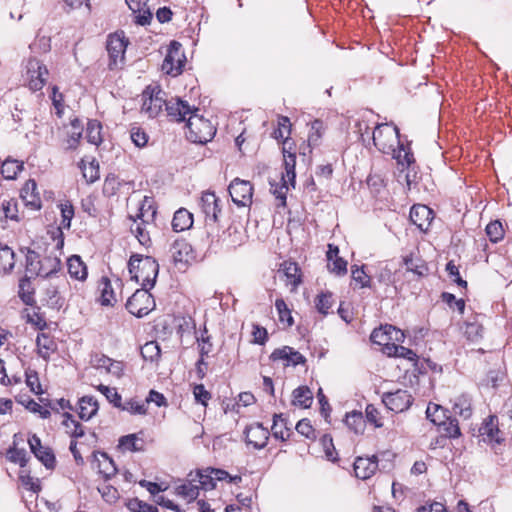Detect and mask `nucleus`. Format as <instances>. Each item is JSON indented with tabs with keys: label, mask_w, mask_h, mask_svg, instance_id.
<instances>
[{
	"label": "nucleus",
	"mask_w": 512,
	"mask_h": 512,
	"mask_svg": "<svg viewBox=\"0 0 512 512\" xmlns=\"http://www.w3.org/2000/svg\"><path fill=\"white\" fill-rule=\"evenodd\" d=\"M438 428L441 435L446 438H458L461 435L458 420L451 416L445 419Z\"/></svg>",
	"instance_id": "nucleus-40"
},
{
	"label": "nucleus",
	"mask_w": 512,
	"mask_h": 512,
	"mask_svg": "<svg viewBox=\"0 0 512 512\" xmlns=\"http://www.w3.org/2000/svg\"><path fill=\"white\" fill-rule=\"evenodd\" d=\"M71 130L67 133L65 140V149L74 150L77 148L80 139L82 138L83 126L78 118H74L70 122Z\"/></svg>",
	"instance_id": "nucleus-27"
},
{
	"label": "nucleus",
	"mask_w": 512,
	"mask_h": 512,
	"mask_svg": "<svg viewBox=\"0 0 512 512\" xmlns=\"http://www.w3.org/2000/svg\"><path fill=\"white\" fill-rule=\"evenodd\" d=\"M23 163L14 159H6L1 166V174L6 180H14L23 170Z\"/></svg>",
	"instance_id": "nucleus-39"
},
{
	"label": "nucleus",
	"mask_w": 512,
	"mask_h": 512,
	"mask_svg": "<svg viewBox=\"0 0 512 512\" xmlns=\"http://www.w3.org/2000/svg\"><path fill=\"white\" fill-rule=\"evenodd\" d=\"M290 128H291V123H290L289 118L286 116L279 117L278 128L273 132L274 138L277 140L282 139L283 142L286 139H288L290 141V138H289Z\"/></svg>",
	"instance_id": "nucleus-51"
},
{
	"label": "nucleus",
	"mask_w": 512,
	"mask_h": 512,
	"mask_svg": "<svg viewBox=\"0 0 512 512\" xmlns=\"http://www.w3.org/2000/svg\"><path fill=\"white\" fill-rule=\"evenodd\" d=\"M398 150L394 152V158L397 160L399 165L409 167L414 162V156L410 148H406L400 140H397Z\"/></svg>",
	"instance_id": "nucleus-46"
},
{
	"label": "nucleus",
	"mask_w": 512,
	"mask_h": 512,
	"mask_svg": "<svg viewBox=\"0 0 512 512\" xmlns=\"http://www.w3.org/2000/svg\"><path fill=\"white\" fill-rule=\"evenodd\" d=\"M130 138H131L132 142L135 144V146H137L139 148L144 147L147 144L148 139H149L146 132L138 126L131 127Z\"/></svg>",
	"instance_id": "nucleus-64"
},
{
	"label": "nucleus",
	"mask_w": 512,
	"mask_h": 512,
	"mask_svg": "<svg viewBox=\"0 0 512 512\" xmlns=\"http://www.w3.org/2000/svg\"><path fill=\"white\" fill-rule=\"evenodd\" d=\"M36 346L38 355L46 361H48L51 354L57 350V343L54 338L47 333L37 335Z\"/></svg>",
	"instance_id": "nucleus-22"
},
{
	"label": "nucleus",
	"mask_w": 512,
	"mask_h": 512,
	"mask_svg": "<svg viewBox=\"0 0 512 512\" xmlns=\"http://www.w3.org/2000/svg\"><path fill=\"white\" fill-rule=\"evenodd\" d=\"M41 261L39 254L30 249L26 248L25 255V268L26 272L30 273L32 276H39L41 271Z\"/></svg>",
	"instance_id": "nucleus-38"
},
{
	"label": "nucleus",
	"mask_w": 512,
	"mask_h": 512,
	"mask_svg": "<svg viewBox=\"0 0 512 512\" xmlns=\"http://www.w3.org/2000/svg\"><path fill=\"white\" fill-rule=\"evenodd\" d=\"M35 457L48 469L55 466V455L49 447L34 451Z\"/></svg>",
	"instance_id": "nucleus-54"
},
{
	"label": "nucleus",
	"mask_w": 512,
	"mask_h": 512,
	"mask_svg": "<svg viewBox=\"0 0 512 512\" xmlns=\"http://www.w3.org/2000/svg\"><path fill=\"white\" fill-rule=\"evenodd\" d=\"M30 278L31 277L26 275L23 278H21L19 281L18 294H19V297L21 298V300L27 305H31L32 302L34 301V297H33L34 290L32 288Z\"/></svg>",
	"instance_id": "nucleus-43"
},
{
	"label": "nucleus",
	"mask_w": 512,
	"mask_h": 512,
	"mask_svg": "<svg viewBox=\"0 0 512 512\" xmlns=\"http://www.w3.org/2000/svg\"><path fill=\"white\" fill-rule=\"evenodd\" d=\"M404 263L407 271L413 272L418 276H424L428 272V267L421 259H413L412 257H405Z\"/></svg>",
	"instance_id": "nucleus-50"
},
{
	"label": "nucleus",
	"mask_w": 512,
	"mask_h": 512,
	"mask_svg": "<svg viewBox=\"0 0 512 512\" xmlns=\"http://www.w3.org/2000/svg\"><path fill=\"white\" fill-rule=\"evenodd\" d=\"M403 333L396 329L392 325H385L379 328H376L372 331L370 335V339L374 344L385 346L386 353L388 354V347H391L390 342L392 341H400L403 338Z\"/></svg>",
	"instance_id": "nucleus-12"
},
{
	"label": "nucleus",
	"mask_w": 512,
	"mask_h": 512,
	"mask_svg": "<svg viewBox=\"0 0 512 512\" xmlns=\"http://www.w3.org/2000/svg\"><path fill=\"white\" fill-rule=\"evenodd\" d=\"M372 140L375 147L382 153L395 151L394 142L399 140V129L389 124H377L372 132Z\"/></svg>",
	"instance_id": "nucleus-4"
},
{
	"label": "nucleus",
	"mask_w": 512,
	"mask_h": 512,
	"mask_svg": "<svg viewBox=\"0 0 512 512\" xmlns=\"http://www.w3.org/2000/svg\"><path fill=\"white\" fill-rule=\"evenodd\" d=\"M141 355L146 361L157 362L161 356V349L159 344L156 341L145 343L141 347Z\"/></svg>",
	"instance_id": "nucleus-44"
},
{
	"label": "nucleus",
	"mask_w": 512,
	"mask_h": 512,
	"mask_svg": "<svg viewBox=\"0 0 512 512\" xmlns=\"http://www.w3.org/2000/svg\"><path fill=\"white\" fill-rule=\"evenodd\" d=\"M81 163L83 164L81 166L83 177L88 183H94L99 179V164L95 160L90 162L88 165H85L83 161H81Z\"/></svg>",
	"instance_id": "nucleus-57"
},
{
	"label": "nucleus",
	"mask_w": 512,
	"mask_h": 512,
	"mask_svg": "<svg viewBox=\"0 0 512 512\" xmlns=\"http://www.w3.org/2000/svg\"><path fill=\"white\" fill-rule=\"evenodd\" d=\"M193 225V215L185 208H180L174 213L172 228L176 232L188 230Z\"/></svg>",
	"instance_id": "nucleus-26"
},
{
	"label": "nucleus",
	"mask_w": 512,
	"mask_h": 512,
	"mask_svg": "<svg viewBox=\"0 0 512 512\" xmlns=\"http://www.w3.org/2000/svg\"><path fill=\"white\" fill-rule=\"evenodd\" d=\"M128 218L133 222L130 226V232L137 238L142 246L149 247L152 244L149 231L147 230V225L151 222L149 218L144 221L135 219L132 215H129Z\"/></svg>",
	"instance_id": "nucleus-20"
},
{
	"label": "nucleus",
	"mask_w": 512,
	"mask_h": 512,
	"mask_svg": "<svg viewBox=\"0 0 512 512\" xmlns=\"http://www.w3.org/2000/svg\"><path fill=\"white\" fill-rule=\"evenodd\" d=\"M486 234L492 243H498L504 238L505 231L499 220L491 221L486 226Z\"/></svg>",
	"instance_id": "nucleus-48"
},
{
	"label": "nucleus",
	"mask_w": 512,
	"mask_h": 512,
	"mask_svg": "<svg viewBox=\"0 0 512 512\" xmlns=\"http://www.w3.org/2000/svg\"><path fill=\"white\" fill-rule=\"evenodd\" d=\"M1 210L6 219L18 221V202L16 199L3 200Z\"/></svg>",
	"instance_id": "nucleus-53"
},
{
	"label": "nucleus",
	"mask_w": 512,
	"mask_h": 512,
	"mask_svg": "<svg viewBox=\"0 0 512 512\" xmlns=\"http://www.w3.org/2000/svg\"><path fill=\"white\" fill-rule=\"evenodd\" d=\"M232 201L237 206H249L252 203L253 187L249 181L235 178L228 187Z\"/></svg>",
	"instance_id": "nucleus-7"
},
{
	"label": "nucleus",
	"mask_w": 512,
	"mask_h": 512,
	"mask_svg": "<svg viewBox=\"0 0 512 512\" xmlns=\"http://www.w3.org/2000/svg\"><path fill=\"white\" fill-rule=\"evenodd\" d=\"M61 211V226L65 229H70L71 221L74 217V207L70 201H65L59 205Z\"/></svg>",
	"instance_id": "nucleus-56"
},
{
	"label": "nucleus",
	"mask_w": 512,
	"mask_h": 512,
	"mask_svg": "<svg viewBox=\"0 0 512 512\" xmlns=\"http://www.w3.org/2000/svg\"><path fill=\"white\" fill-rule=\"evenodd\" d=\"M292 404L300 408H309L313 402V393L307 386L294 389Z\"/></svg>",
	"instance_id": "nucleus-32"
},
{
	"label": "nucleus",
	"mask_w": 512,
	"mask_h": 512,
	"mask_svg": "<svg viewBox=\"0 0 512 512\" xmlns=\"http://www.w3.org/2000/svg\"><path fill=\"white\" fill-rule=\"evenodd\" d=\"M192 481H196L199 486V490H212L216 487V483L211 473V468H208L204 471L198 470L195 474H193Z\"/></svg>",
	"instance_id": "nucleus-34"
},
{
	"label": "nucleus",
	"mask_w": 512,
	"mask_h": 512,
	"mask_svg": "<svg viewBox=\"0 0 512 512\" xmlns=\"http://www.w3.org/2000/svg\"><path fill=\"white\" fill-rule=\"evenodd\" d=\"M164 95L165 93L161 89H152L151 92H149V88H147L143 92L142 111L150 118L156 117L165 105L166 99Z\"/></svg>",
	"instance_id": "nucleus-11"
},
{
	"label": "nucleus",
	"mask_w": 512,
	"mask_h": 512,
	"mask_svg": "<svg viewBox=\"0 0 512 512\" xmlns=\"http://www.w3.org/2000/svg\"><path fill=\"white\" fill-rule=\"evenodd\" d=\"M449 411L442 406L434 403H429L426 409V417L434 425L439 426L445 419L449 417Z\"/></svg>",
	"instance_id": "nucleus-33"
},
{
	"label": "nucleus",
	"mask_w": 512,
	"mask_h": 512,
	"mask_svg": "<svg viewBox=\"0 0 512 512\" xmlns=\"http://www.w3.org/2000/svg\"><path fill=\"white\" fill-rule=\"evenodd\" d=\"M102 125L97 120H89L86 128V139L93 145H100L103 141L101 135Z\"/></svg>",
	"instance_id": "nucleus-41"
},
{
	"label": "nucleus",
	"mask_w": 512,
	"mask_h": 512,
	"mask_svg": "<svg viewBox=\"0 0 512 512\" xmlns=\"http://www.w3.org/2000/svg\"><path fill=\"white\" fill-rule=\"evenodd\" d=\"M275 308L278 312L280 322H286L288 326H292L294 323L291 311L288 308L286 302L282 298H278L275 301Z\"/></svg>",
	"instance_id": "nucleus-52"
},
{
	"label": "nucleus",
	"mask_w": 512,
	"mask_h": 512,
	"mask_svg": "<svg viewBox=\"0 0 512 512\" xmlns=\"http://www.w3.org/2000/svg\"><path fill=\"white\" fill-rule=\"evenodd\" d=\"M281 181H282L281 184L270 182V185H271L270 190H271L272 194L276 197V199L280 200V206H285L286 205V194L288 191V183H290V182L288 181L287 178H285L284 175H282Z\"/></svg>",
	"instance_id": "nucleus-49"
},
{
	"label": "nucleus",
	"mask_w": 512,
	"mask_h": 512,
	"mask_svg": "<svg viewBox=\"0 0 512 512\" xmlns=\"http://www.w3.org/2000/svg\"><path fill=\"white\" fill-rule=\"evenodd\" d=\"M25 76L29 89L36 92L40 91L46 84L49 71L40 60L31 57L25 65Z\"/></svg>",
	"instance_id": "nucleus-5"
},
{
	"label": "nucleus",
	"mask_w": 512,
	"mask_h": 512,
	"mask_svg": "<svg viewBox=\"0 0 512 512\" xmlns=\"http://www.w3.org/2000/svg\"><path fill=\"white\" fill-rule=\"evenodd\" d=\"M220 199L214 192L206 191L202 193L199 205L205 215L206 223H216L218 214L221 212Z\"/></svg>",
	"instance_id": "nucleus-13"
},
{
	"label": "nucleus",
	"mask_w": 512,
	"mask_h": 512,
	"mask_svg": "<svg viewBox=\"0 0 512 512\" xmlns=\"http://www.w3.org/2000/svg\"><path fill=\"white\" fill-rule=\"evenodd\" d=\"M188 480L176 487L177 495L186 499L188 502L194 501L199 495V486L196 481H192L193 473L188 475Z\"/></svg>",
	"instance_id": "nucleus-28"
},
{
	"label": "nucleus",
	"mask_w": 512,
	"mask_h": 512,
	"mask_svg": "<svg viewBox=\"0 0 512 512\" xmlns=\"http://www.w3.org/2000/svg\"><path fill=\"white\" fill-rule=\"evenodd\" d=\"M20 196L27 207L33 210H40L42 201L34 179H29L20 191Z\"/></svg>",
	"instance_id": "nucleus-18"
},
{
	"label": "nucleus",
	"mask_w": 512,
	"mask_h": 512,
	"mask_svg": "<svg viewBox=\"0 0 512 512\" xmlns=\"http://www.w3.org/2000/svg\"><path fill=\"white\" fill-rule=\"evenodd\" d=\"M352 279L360 284L361 288L370 287L371 279L368 276L363 267L359 268L357 265L351 267Z\"/></svg>",
	"instance_id": "nucleus-63"
},
{
	"label": "nucleus",
	"mask_w": 512,
	"mask_h": 512,
	"mask_svg": "<svg viewBox=\"0 0 512 512\" xmlns=\"http://www.w3.org/2000/svg\"><path fill=\"white\" fill-rule=\"evenodd\" d=\"M128 41L125 39L123 32L109 35L107 39V52L110 58L109 68L113 69L122 62Z\"/></svg>",
	"instance_id": "nucleus-10"
},
{
	"label": "nucleus",
	"mask_w": 512,
	"mask_h": 512,
	"mask_svg": "<svg viewBox=\"0 0 512 512\" xmlns=\"http://www.w3.org/2000/svg\"><path fill=\"white\" fill-rule=\"evenodd\" d=\"M345 423L350 430L358 434L362 433L365 420L361 412L352 411L346 415Z\"/></svg>",
	"instance_id": "nucleus-45"
},
{
	"label": "nucleus",
	"mask_w": 512,
	"mask_h": 512,
	"mask_svg": "<svg viewBox=\"0 0 512 512\" xmlns=\"http://www.w3.org/2000/svg\"><path fill=\"white\" fill-rule=\"evenodd\" d=\"M198 108H194L193 112L187 119L186 137L193 143L204 144L211 141L216 134L214 125L202 115L197 114Z\"/></svg>",
	"instance_id": "nucleus-2"
},
{
	"label": "nucleus",
	"mask_w": 512,
	"mask_h": 512,
	"mask_svg": "<svg viewBox=\"0 0 512 512\" xmlns=\"http://www.w3.org/2000/svg\"><path fill=\"white\" fill-rule=\"evenodd\" d=\"M92 465L98 469V472L103 475L105 480H109L117 473L113 459L105 452L93 453Z\"/></svg>",
	"instance_id": "nucleus-19"
},
{
	"label": "nucleus",
	"mask_w": 512,
	"mask_h": 512,
	"mask_svg": "<svg viewBox=\"0 0 512 512\" xmlns=\"http://www.w3.org/2000/svg\"><path fill=\"white\" fill-rule=\"evenodd\" d=\"M184 64L185 55L182 51V45L177 41H172L163 61L162 69L171 76H178L182 73Z\"/></svg>",
	"instance_id": "nucleus-6"
},
{
	"label": "nucleus",
	"mask_w": 512,
	"mask_h": 512,
	"mask_svg": "<svg viewBox=\"0 0 512 512\" xmlns=\"http://www.w3.org/2000/svg\"><path fill=\"white\" fill-rule=\"evenodd\" d=\"M316 308L319 313L326 316L329 313L330 308L333 305V295L330 292L321 293L317 296L315 302Z\"/></svg>",
	"instance_id": "nucleus-55"
},
{
	"label": "nucleus",
	"mask_w": 512,
	"mask_h": 512,
	"mask_svg": "<svg viewBox=\"0 0 512 512\" xmlns=\"http://www.w3.org/2000/svg\"><path fill=\"white\" fill-rule=\"evenodd\" d=\"M479 437L488 444H500L504 441V433L499 429V420L496 415L485 418L478 429Z\"/></svg>",
	"instance_id": "nucleus-8"
},
{
	"label": "nucleus",
	"mask_w": 512,
	"mask_h": 512,
	"mask_svg": "<svg viewBox=\"0 0 512 512\" xmlns=\"http://www.w3.org/2000/svg\"><path fill=\"white\" fill-rule=\"evenodd\" d=\"M433 218V211L426 205H413L410 210L411 222L423 232L429 229Z\"/></svg>",
	"instance_id": "nucleus-16"
},
{
	"label": "nucleus",
	"mask_w": 512,
	"mask_h": 512,
	"mask_svg": "<svg viewBox=\"0 0 512 512\" xmlns=\"http://www.w3.org/2000/svg\"><path fill=\"white\" fill-rule=\"evenodd\" d=\"M378 468V458L373 455L371 457H357L354 461V472L357 478L368 479L374 475Z\"/></svg>",
	"instance_id": "nucleus-17"
},
{
	"label": "nucleus",
	"mask_w": 512,
	"mask_h": 512,
	"mask_svg": "<svg viewBox=\"0 0 512 512\" xmlns=\"http://www.w3.org/2000/svg\"><path fill=\"white\" fill-rule=\"evenodd\" d=\"M291 142L286 139L283 143V157H284V167L286 171L285 178L288 179L292 187H295V165H296V154L291 151Z\"/></svg>",
	"instance_id": "nucleus-21"
},
{
	"label": "nucleus",
	"mask_w": 512,
	"mask_h": 512,
	"mask_svg": "<svg viewBox=\"0 0 512 512\" xmlns=\"http://www.w3.org/2000/svg\"><path fill=\"white\" fill-rule=\"evenodd\" d=\"M61 261L57 256H46L41 261V271L39 276L48 278L60 270Z\"/></svg>",
	"instance_id": "nucleus-37"
},
{
	"label": "nucleus",
	"mask_w": 512,
	"mask_h": 512,
	"mask_svg": "<svg viewBox=\"0 0 512 512\" xmlns=\"http://www.w3.org/2000/svg\"><path fill=\"white\" fill-rule=\"evenodd\" d=\"M292 431L287 427V420L283 417L282 414H275L273 417V425H272V435L276 439H280L281 441H286Z\"/></svg>",
	"instance_id": "nucleus-31"
},
{
	"label": "nucleus",
	"mask_w": 512,
	"mask_h": 512,
	"mask_svg": "<svg viewBox=\"0 0 512 512\" xmlns=\"http://www.w3.org/2000/svg\"><path fill=\"white\" fill-rule=\"evenodd\" d=\"M99 405L93 396H83L79 400V418L84 421L90 420L98 412Z\"/></svg>",
	"instance_id": "nucleus-25"
},
{
	"label": "nucleus",
	"mask_w": 512,
	"mask_h": 512,
	"mask_svg": "<svg viewBox=\"0 0 512 512\" xmlns=\"http://www.w3.org/2000/svg\"><path fill=\"white\" fill-rule=\"evenodd\" d=\"M156 215V208L153 205L152 198L145 196L143 200L140 202L138 207V212L135 216V219L146 220L149 218V221H153Z\"/></svg>",
	"instance_id": "nucleus-36"
},
{
	"label": "nucleus",
	"mask_w": 512,
	"mask_h": 512,
	"mask_svg": "<svg viewBox=\"0 0 512 512\" xmlns=\"http://www.w3.org/2000/svg\"><path fill=\"white\" fill-rule=\"evenodd\" d=\"M101 304L104 306H112L116 302L111 281L107 277H102L100 281Z\"/></svg>",
	"instance_id": "nucleus-42"
},
{
	"label": "nucleus",
	"mask_w": 512,
	"mask_h": 512,
	"mask_svg": "<svg viewBox=\"0 0 512 512\" xmlns=\"http://www.w3.org/2000/svg\"><path fill=\"white\" fill-rule=\"evenodd\" d=\"M131 279L142 287L153 288L159 273V264L151 256L132 254L128 262Z\"/></svg>",
	"instance_id": "nucleus-1"
},
{
	"label": "nucleus",
	"mask_w": 512,
	"mask_h": 512,
	"mask_svg": "<svg viewBox=\"0 0 512 512\" xmlns=\"http://www.w3.org/2000/svg\"><path fill=\"white\" fill-rule=\"evenodd\" d=\"M26 385L30 388L34 394H42L43 390L39 381L38 373L35 370L27 369L25 371Z\"/></svg>",
	"instance_id": "nucleus-61"
},
{
	"label": "nucleus",
	"mask_w": 512,
	"mask_h": 512,
	"mask_svg": "<svg viewBox=\"0 0 512 512\" xmlns=\"http://www.w3.org/2000/svg\"><path fill=\"white\" fill-rule=\"evenodd\" d=\"M244 434L247 444L252 445L255 449L259 450L267 445L269 431L261 423L246 427Z\"/></svg>",
	"instance_id": "nucleus-15"
},
{
	"label": "nucleus",
	"mask_w": 512,
	"mask_h": 512,
	"mask_svg": "<svg viewBox=\"0 0 512 512\" xmlns=\"http://www.w3.org/2000/svg\"><path fill=\"white\" fill-rule=\"evenodd\" d=\"M382 402L389 410L401 413L412 405L413 397L407 390L398 389L394 392L384 393Z\"/></svg>",
	"instance_id": "nucleus-9"
},
{
	"label": "nucleus",
	"mask_w": 512,
	"mask_h": 512,
	"mask_svg": "<svg viewBox=\"0 0 512 512\" xmlns=\"http://www.w3.org/2000/svg\"><path fill=\"white\" fill-rule=\"evenodd\" d=\"M174 263H187L192 253L191 245L184 239L175 240L170 248Z\"/></svg>",
	"instance_id": "nucleus-23"
},
{
	"label": "nucleus",
	"mask_w": 512,
	"mask_h": 512,
	"mask_svg": "<svg viewBox=\"0 0 512 512\" xmlns=\"http://www.w3.org/2000/svg\"><path fill=\"white\" fill-rule=\"evenodd\" d=\"M453 412L463 419H469L472 416V399L468 394L458 396L453 403Z\"/></svg>",
	"instance_id": "nucleus-29"
},
{
	"label": "nucleus",
	"mask_w": 512,
	"mask_h": 512,
	"mask_svg": "<svg viewBox=\"0 0 512 512\" xmlns=\"http://www.w3.org/2000/svg\"><path fill=\"white\" fill-rule=\"evenodd\" d=\"M196 341L199 348L200 356H208L213 350V344L211 342V336L208 335L206 326L200 332V335L196 336Z\"/></svg>",
	"instance_id": "nucleus-47"
},
{
	"label": "nucleus",
	"mask_w": 512,
	"mask_h": 512,
	"mask_svg": "<svg viewBox=\"0 0 512 512\" xmlns=\"http://www.w3.org/2000/svg\"><path fill=\"white\" fill-rule=\"evenodd\" d=\"M120 409L127 411L133 415H144L147 412L146 404L144 402H139L134 399L126 401L124 405L121 404Z\"/></svg>",
	"instance_id": "nucleus-62"
},
{
	"label": "nucleus",
	"mask_w": 512,
	"mask_h": 512,
	"mask_svg": "<svg viewBox=\"0 0 512 512\" xmlns=\"http://www.w3.org/2000/svg\"><path fill=\"white\" fill-rule=\"evenodd\" d=\"M68 272L76 280H85L87 277V267L80 256L73 255L67 261Z\"/></svg>",
	"instance_id": "nucleus-30"
},
{
	"label": "nucleus",
	"mask_w": 512,
	"mask_h": 512,
	"mask_svg": "<svg viewBox=\"0 0 512 512\" xmlns=\"http://www.w3.org/2000/svg\"><path fill=\"white\" fill-rule=\"evenodd\" d=\"M167 116L172 121L182 122L186 120L187 115H191L195 107H191L187 101L180 98H171L165 101Z\"/></svg>",
	"instance_id": "nucleus-14"
},
{
	"label": "nucleus",
	"mask_w": 512,
	"mask_h": 512,
	"mask_svg": "<svg viewBox=\"0 0 512 512\" xmlns=\"http://www.w3.org/2000/svg\"><path fill=\"white\" fill-rule=\"evenodd\" d=\"M15 267V252L6 244L0 243V274L8 275Z\"/></svg>",
	"instance_id": "nucleus-24"
},
{
	"label": "nucleus",
	"mask_w": 512,
	"mask_h": 512,
	"mask_svg": "<svg viewBox=\"0 0 512 512\" xmlns=\"http://www.w3.org/2000/svg\"><path fill=\"white\" fill-rule=\"evenodd\" d=\"M98 391H100L106 397V399L111 404H113L114 407H116V408H120L121 407L122 397L118 393L116 388H111V387L105 386L103 384H100L98 386Z\"/></svg>",
	"instance_id": "nucleus-59"
},
{
	"label": "nucleus",
	"mask_w": 512,
	"mask_h": 512,
	"mask_svg": "<svg viewBox=\"0 0 512 512\" xmlns=\"http://www.w3.org/2000/svg\"><path fill=\"white\" fill-rule=\"evenodd\" d=\"M151 288L137 289L126 302V309L138 318L148 315L155 308V301L149 292Z\"/></svg>",
	"instance_id": "nucleus-3"
},
{
	"label": "nucleus",
	"mask_w": 512,
	"mask_h": 512,
	"mask_svg": "<svg viewBox=\"0 0 512 512\" xmlns=\"http://www.w3.org/2000/svg\"><path fill=\"white\" fill-rule=\"evenodd\" d=\"M127 508L131 512H158V508L138 498H132L127 502Z\"/></svg>",
	"instance_id": "nucleus-60"
},
{
	"label": "nucleus",
	"mask_w": 512,
	"mask_h": 512,
	"mask_svg": "<svg viewBox=\"0 0 512 512\" xmlns=\"http://www.w3.org/2000/svg\"><path fill=\"white\" fill-rule=\"evenodd\" d=\"M388 355L405 358L410 361L417 359V354L413 350L404 346L395 345L394 343L391 344V347H388Z\"/></svg>",
	"instance_id": "nucleus-58"
},
{
	"label": "nucleus",
	"mask_w": 512,
	"mask_h": 512,
	"mask_svg": "<svg viewBox=\"0 0 512 512\" xmlns=\"http://www.w3.org/2000/svg\"><path fill=\"white\" fill-rule=\"evenodd\" d=\"M118 447L124 451L139 452L144 450V443L137 434H129L119 439Z\"/></svg>",
	"instance_id": "nucleus-35"
}]
</instances>
